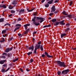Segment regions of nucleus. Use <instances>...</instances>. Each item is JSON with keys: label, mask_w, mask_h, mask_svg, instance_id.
Segmentation results:
<instances>
[{"label": "nucleus", "mask_w": 76, "mask_h": 76, "mask_svg": "<svg viewBox=\"0 0 76 76\" xmlns=\"http://www.w3.org/2000/svg\"><path fill=\"white\" fill-rule=\"evenodd\" d=\"M56 63L58 64V66H60V67H66V64L63 62H61L60 61H56Z\"/></svg>", "instance_id": "obj_1"}, {"label": "nucleus", "mask_w": 76, "mask_h": 76, "mask_svg": "<svg viewBox=\"0 0 76 76\" xmlns=\"http://www.w3.org/2000/svg\"><path fill=\"white\" fill-rule=\"evenodd\" d=\"M41 46V45H36L35 46V49L34 50V54H37V50L38 49H39V48H40V46Z\"/></svg>", "instance_id": "obj_2"}, {"label": "nucleus", "mask_w": 76, "mask_h": 76, "mask_svg": "<svg viewBox=\"0 0 76 76\" xmlns=\"http://www.w3.org/2000/svg\"><path fill=\"white\" fill-rule=\"evenodd\" d=\"M36 17L34 16V18L32 19V21H33V23L36 26H38L39 25L40 23H37L36 22H35V18H36Z\"/></svg>", "instance_id": "obj_3"}, {"label": "nucleus", "mask_w": 76, "mask_h": 76, "mask_svg": "<svg viewBox=\"0 0 76 76\" xmlns=\"http://www.w3.org/2000/svg\"><path fill=\"white\" fill-rule=\"evenodd\" d=\"M69 72V69H67L63 70L62 72V74H63L64 75H66V74H67V73Z\"/></svg>", "instance_id": "obj_4"}, {"label": "nucleus", "mask_w": 76, "mask_h": 76, "mask_svg": "<svg viewBox=\"0 0 76 76\" xmlns=\"http://www.w3.org/2000/svg\"><path fill=\"white\" fill-rule=\"evenodd\" d=\"M37 19H38V20H40V22L41 23H42V22L44 21V18H42L41 17H37Z\"/></svg>", "instance_id": "obj_5"}, {"label": "nucleus", "mask_w": 76, "mask_h": 76, "mask_svg": "<svg viewBox=\"0 0 76 76\" xmlns=\"http://www.w3.org/2000/svg\"><path fill=\"white\" fill-rule=\"evenodd\" d=\"M51 12H54L56 11V8H55V6H53L51 8Z\"/></svg>", "instance_id": "obj_6"}, {"label": "nucleus", "mask_w": 76, "mask_h": 76, "mask_svg": "<svg viewBox=\"0 0 76 76\" xmlns=\"http://www.w3.org/2000/svg\"><path fill=\"white\" fill-rule=\"evenodd\" d=\"M10 69V68H8L7 70H5L4 69H1V72H4L5 73V72H7Z\"/></svg>", "instance_id": "obj_7"}, {"label": "nucleus", "mask_w": 76, "mask_h": 76, "mask_svg": "<svg viewBox=\"0 0 76 76\" xmlns=\"http://www.w3.org/2000/svg\"><path fill=\"white\" fill-rule=\"evenodd\" d=\"M34 47L33 45H32L30 47H29L28 48V50H31V51H32L33 50H34Z\"/></svg>", "instance_id": "obj_8"}, {"label": "nucleus", "mask_w": 76, "mask_h": 76, "mask_svg": "<svg viewBox=\"0 0 76 76\" xmlns=\"http://www.w3.org/2000/svg\"><path fill=\"white\" fill-rule=\"evenodd\" d=\"M28 26H30V24H26L24 25V26H23L25 27L26 30H27V27Z\"/></svg>", "instance_id": "obj_9"}, {"label": "nucleus", "mask_w": 76, "mask_h": 76, "mask_svg": "<svg viewBox=\"0 0 76 76\" xmlns=\"http://www.w3.org/2000/svg\"><path fill=\"white\" fill-rule=\"evenodd\" d=\"M6 61L5 60H1L0 61V64H3L4 63V62Z\"/></svg>", "instance_id": "obj_10"}, {"label": "nucleus", "mask_w": 76, "mask_h": 76, "mask_svg": "<svg viewBox=\"0 0 76 76\" xmlns=\"http://www.w3.org/2000/svg\"><path fill=\"white\" fill-rule=\"evenodd\" d=\"M17 4V0H15V1H13L12 2V4H14V5H16L15 4Z\"/></svg>", "instance_id": "obj_11"}, {"label": "nucleus", "mask_w": 76, "mask_h": 76, "mask_svg": "<svg viewBox=\"0 0 76 76\" xmlns=\"http://www.w3.org/2000/svg\"><path fill=\"white\" fill-rule=\"evenodd\" d=\"M64 20H62L60 22V24H61L62 25H65V23H64Z\"/></svg>", "instance_id": "obj_12"}, {"label": "nucleus", "mask_w": 76, "mask_h": 76, "mask_svg": "<svg viewBox=\"0 0 76 76\" xmlns=\"http://www.w3.org/2000/svg\"><path fill=\"white\" fill-rule=\"evenodd\" d=\"M53 0H51L48 2V4H52L53 3Z\"/></svg>", "instance_id": "obj_13"}, {"label": "nucleus", "mask_w": 76, "mask_h": 76, "mask_svg": "<svg viewBox=\"0 0 76 76\" xmlns=\"http://www.w3.org/2000/svg\"><path fill=\"white\" fill-rule=\"evenodd\" d=\"M15 6H16V5H15L13 7V6H11V5H9V8L10 9H13V7H15Z\"/></svg>", "instance_id": "obj_14"}, {"label": "nucleus", "mask_w": 76, "mask_h": 76, "mask_svg": "<svg viewBox=\"0 0 76 76\" xmlns=\"http://www.w3.org/2000/svg\"><path fill=\"white\" fill-rule=\"evenodd\" d=\"M65 35H66V34L65 33L61 34V37L62 38L64 36H65Z\"/></svg>", "instance_id": "obj_15"}, {"label": "nucleus", "mask_w": 76, "mask_h": 76, "mask_svg": "<svg viewBox=\"0 0 76 76\" xmlns=\"http://www.w3.org/2000/svg\"><path fill=\"white\" fill-rule=\"evenodd\" d=\"M9 51H10L9 48H7L5 51V52L6 53H8V52H9Z\"/></svg>", "instance_id": "obj_16"}, {"label": "nucleus", "mask_w": 76, "mask_h": 76, "mask_svg": "<svg viewBox=\"0 0 76 76\" xmlns=\"http://www.w3.org/2000/svg\"><path fill=\"white\" fill-rule=\"evenodd\" d=\"M25 11V10H21L20 11V13H23V12Z\"/></svg>", "instance_id": "obj_17"}, {"label": "nucleus", "mask_w": 76, "mask_h": 76, "mask_svg": "<svg viewBox=\"0 0 76 76\" xmlns=\"http://www.w3.org/2000/svg\"><path fill=\"white\" fill-rule=\"evenodd\" d=\"M34 9H35L33 8L31 10H29V9H27V11H28V12H32V11H33V10H34Z\"/></svg>", "instance_id": "obj_18"}, {"label": "nucleus", "mask_w": 76, "mask_h": 76, "mask_svg": "<svg viewBox=\"0 0 76 76\" xmlns=\"http://www.w3.org/2000/svg\"><path fill=\"white\" fill-rule=\"evenodd\" d=\"M12 56V55L11 53L8 54V57H11Z\"/></svg>", "instance_id": "obj_19"}, {"label": "nucleus", "mask_w": 76, "mask_h": 76, "mask_svg": "<svg viewBox=\"0 0 76 76\" xmlns=\"http://www.w3.org/2000/svg\"><path fill=\"white\" fill-rule=\"evenodd\" d=\"M62 13L63 14V15H67V14L66 13V12H65V11H63L62 12Z\"/></svg>", "instance_id": "obj_20"}, {"label": "nucleus", "mask_w": 76, "mask_h": 76, "mask_svg": "<svg viewBox=\"0 0 76 76\" xmlns=\"http://www.w3.org/2000/svg\"><path fill=\"white\" fill-rule=\"evenodd\" d=\"M60 23L58 22H56L55 23H54V25L55 26H57V25Z\"/></svg>", "instance_id": "obj_21"}, {"label": "nucleus", "mask_w": 76, "mask_h": 76, "mask_svg": "<svg viewBox=\"0 0 76 76\" xmlns=\"http://www.w3.org/2000/svg\"><path fill=\"white\" fill-rule=\"evenodd\" d=\"M4 21V18H1L0 19V22H2Z\"/></svg>", "instance_id": "obj_22"}, {"label": "nucleus", "mask_w": 76, "mask_h": 76, "mask_svg": "<svg viewBox=\"0 0 76 76\" xmlns=\"http://www.w3.org/2000/svg\"><path fill=\"white\" fill-rule=\"evenodd\" d=\"M49 4H47L45 5V6L46 7H49Z\"/></svg>", "instance_id": "obj_23"}, {"label": "nucleus", "mask_w": 76, "mask_h": 76, "mask_svg": "<svg viewBox=\"0 0 76 76\" xmlns=\"http://www.w3.org/2000/svg\"><path fill=\"white\" fill-rule=\"evenodd\" d=\"M2 7L3 8H4V9H6V8L7 7H6V5H2Z\"/></svg>", "instance_id": "obj_24"}, {"label": "nucleus", "mask_w": 76, "mask_h": 76, "mask_svg": "<svg viewBox=\"0 0 76 76\" xmlns=\"http://www.w3.org/2000/svg\"><path fill=\"white\" fill-rule=\"evenodd\" d=\"M32 52H29L28 53H27V55H28V56H29L30 54H32Z\"/></svg>", "instance_id": "obj_25"}, {"label": "nucleus", "mask_w": 76, "mask_h": 76, "mask_svg": "<svg viewBox=\"0 0 76 76\" xmlns=\"http://www.w3.org/2000/svg\"><path fill=\"white\" fill-rule=\"evenodd\" d=\"M40 49L41 51H42L43 50V47L42 46V45H41L40 47Z\"/></svg>", "instance_id": "obj_26"}, {"label": "nucleus", "mask_w": 76, "mask_h": 76, "mask_svg": "<svg viewBox=\"0 0 76 76\" xmlns=\"http://www.w3.org/2000/svg\"><path fill=\"white\" fill-rule=\"evenodd\" d=\"M72 15H69L67 16V17L69 18H72Z\"/></svg>", "instance_id": "obj_27"}, {"label": "nucleus", "mask_w": 76, "mask_h": 76, "mask_svg": "<svg viewBox=\"0 0 76 76\" xmlns=\"http://www.w3.org/2000/svg\"><path fill=\"white\" fill-rule=\"evenodd\" d=\"M19 27H17L14 30V32H15L16 31V30H18V29H19Z\"/></svg>", "instance_id": "obj_28"}, {"label": "nucleus", "mask_w": 76, "mask_h": 76, "mask_svg": "<svg viewBox=\"0 0 76 76\" xmlns=\"http://www.w3.org/2000/svg\"><path fill=\"white\" fill-rule=\"evenodd\" d=\"M47 57H49V58H51V57H53V56L49 55H48Z\"/></svg>", "instance_id": "obj_29"}, {"label": "nucleus", "mask_w": 76, "mask_h": 76, "mask_svg": "<svg viewBox=\"0 0 76 76\" xmlns=\"http://www.w3.org/2000/svg\"><path fill=\"white\" fill-rule=\"evenodd\" d=\"M56 19H53L52 20V22H56Z\"/></svg>", "instance_id": "obj_30"}, {"label": "nucleus", "mask_w": 76, "mask_h": 76, "mask_svg": "<svg viewBox=\"0 0 76 76\" xmlns=\"http://www.w3.org/2000/svg\"><path fill=\"white\" fill-rule=\"evenodd\" d=\"M6 32V30H4L2 31V34H4V33H5V32Z\"/></svg>", "instance_id": "obj_31"}, {"label": "nucleus", "mask_w": 76, "mask_h": 76, "mask_svg": "<svg viewBox=\"0 0 76 76\" xmlns=\"http://www.w3.org/2000/svg\"><path fill=\"white\" fill-rule=\"evenodd\" d=\"M10 12L11 13H15V11L12 10Z\"/></svg>", "instance_id": "obj_32"}, {"label": "nucleus", "mask_w": 76, "mask_h": 76, "mask_svg": "<svg viewBox=\"0 0 76 76\" xmlns=\"http://www.w3.org/2000/svg\"><path fill=\"white\" fill-rule=\"evenodd\" d=\"M27 33H28V31L26 30V31L24 32V33H23V34L24 35H25V34H27Z\"/></svg>", "instance_id": "obj_33"}, {"label": "nucleus", "mask_w": 76, "mask_h": 76, "mask_svg": "<svg viewBox=\"0 0 76 76\" xmlns=\"http://www.w3.org/2000/svg\"><path fill=\"white\" fill-rule=\"evenodd\" d=\"M57 74H58V75H60V74H61V72L58 71L57 72Z\"/></svg>", "instance_id": "obj_34"}, {"label": "nucleus", "mask_w": 76, "mask_h": 76, "mask_svg": "<svg viewBox=\"0 0 76 76\" xmlns=\"http://www.w3.org/2000/svg\"><path fill=\"white\" fill-rule=\"evenodd\" d=\"M18 60V58L16 59H15L13 60V62H15V61H17Z\"/></svg>", "instance_id": "obj_35"}, {"label": "nucleus", "mask_w": 76, "mask_h": 76, "mask_svg": "<svg viewBox=\"0 0 76 76\" xmlns=\"http://www.w3.org/2000/svg\"><path fill=\"white\" fill-rule=\"evenodd\" d=\"M72 4H73V2L72 1H70V2L69 6H71Z\"/></svg>", "instance_id": "obj_36"}, {"label": "nucleus", "mask_w": 76, "mask_h": 76, "mask_svg": "<svg viewBox=\"0 0 76 76\" xmlns=\"http://www.w3.org/2000/svg\"><path fill=\"white\" fill-rule=\"evenodd\" d=\"M13 39V37H11L10 38V41H12V39Z\"/></svg>", "instance_id": "obj_37"}, {"label": "nucleus", "mask_w": 76, "mask_h": 76, "mask_svg": "<svg viewBox=\"0 0 76 76\" xmlns=\"http://www.w3.org/2000/svg\"><path fill=\"white\" fill-rule=\"evenodd\" d=\"M21 26V25L19 24H17L16 25V26Z\"/></svg>", "instance_id": "obj_38"}, {"label": "nucleus", "mask_w": 76, "mask_h": 76, "mask_svg": "<svg viewBox=\"0 0 76 76\" xmlns=\"http://www.w3.org/2000/svg\"><path fill=\"white\" fill-rule=\"evenodd\" d=\"M13 50V47H11L10 48H9L10 51H12Z\"/></svg>", "instance_id": "obj_39"}, {"label": "nucleus", "mask_w": 76, "mask_h": 76, "mask_svg": "<svg viewBox=\"0 0 76 76\" xmlns=\"http://www.w3.org/2000/svg\"><path fill=\"white\" fill-rule=\"evenodd\" d=\"M26 70L27 71V72H29L30 71V69L28 68H26Z\"/></svg>", "instance_id": "obj_40"}, {"label": "nucleus", "mask_w": 76, "mask_h": 76, "mask_svg": "<svg viewBox=\"0 0 76 76\" xmlns=\"http://www.w3.org/2000/svg\"><path fill=\"white\" fill-rule=\"evenodd\" d=\"M30 62L31 63H32V62L34 61V60H33V59L32 58H31L30 59Z\"/></svg>", "instance_id": "obj_41"}, {"label": "nucleus", "mask_w": 76, "mask_h": 76, "mask_svg": "<svg viewBox=\"0 0 76 76\" xmlns=\"http://www.w3.org/2000/svg\"><path fill=\"white\" fill-rule=\"evenodd\" d=\"M2 41L3 42H4L5 41V40H4V38H2V39H1Z\"/></svg>", "instance_id": "obj_42"}, {"label": "nucleus", "mask_w": 76, "mask_h": 76, "mask_svg": "<svg viewBox=\"0 0 76 76\" xmlns=\"http://www.w3.org/2000/svg\"><path fill=\"white\" fill-rule=\"evenodd\" d=\"M69 25H70L69 23H68L66 24V26H67L68 27H69Z\"/></svg>", "instance_id": "obj_43"}, {"label": "nucleus", "mask_w": 76, "mask_h": 76, "mask_svg": "<svg viewBox=\"0 0 76 76\" xmlns=\"http://www.w3.org/2000/svg\"><path fill=\"white\" fill-rule=\"evenodd\" d=\"M45 55H46L47 56L48 55V53H47V52H45Z\"/></svg>", "instance_id": "obj_44"}, {"label": "nucleus", "mask_w": 76, "mask_h": 76, "mask_svg": "<svg viewBox=\"0 0 76 76\" xmlns=\"http://www.w3.org/2000/svg\"><path fill=\"white\" fill-rule=\"evenodd\" d=\"M70 29V28H68L67 29H66L65 31L66 32V31H69Z\"/></svg>", "instance_id": "obj_45"}, {"label": "nucleus", "mask_w": 76, "mask_h": 76, "mask_svg": "<svg viewBox=\"0 0 76 76\" xmlns=\"http://www.w3.org/2000/svg\"><path fill=\"white\" fill-rule=\"evenodd\" d=\"M37 14V12H35V13L33 14L34 16H36Z\"/></svg>", "instance_id": "obj_46"}, {"label": "nucleus", "mask_w": 76, "mask_h": 76, "mask_svg": "<svg viewBox=\"0 0 76 76\" xmlns=\"http://www.w3.org/2000/svg\"><path fill=\"white\" fill-rule=\"evenodd\" d=\"M3 55H5L6 56H7V53H3Z\"/></svg>", "instance_id": "obj_47"}, {"label": "nucleus", "mask_w": 76, "mask_h": 76, "mask_svg": "<svg viewBox=\"0 0 76 76\" xmlns=\"http://www.w3.org/2000/svg\"><path fill=\"white\" fill-rule=\"evenodd\" d=\"M1 57H2V58H6V57H5V56H4V55L2 56Z\"/></svg>", "instance_id": "obj_48"}, {"label": "nucleus", "mask_w": 76, "mask_h": 76, "mask_svg": "<svg viewBox=\"0 0 76 76\" xmlns=\"http://www.w3.org/2000/svg\"><path fill=\"white\" fill-rule=\"evenodd\" d=\"M45 1V0H42L41 1V2L42 3H43L44 1Z\"/></svg>", "instance_id": "obj_49"}, {"label": "nucleus", "mask_w": 76, "mask_h": 76, "mask_svg": "<svg viewBox=\"0 0 76 76\" xmlns=\"http://www.w3.org/2000/svg\"><path fill=\"white\" fill-rule=\"evenodd\" d=\"M58 0H56V1H55L54 3H57V2H58Z\"/></svg>", "instance_id": "obj_50"}, {"label": "nucleus", "mask_w": 76, "mask_h": 76, "mask_svg": "<svg viewBox=\"0 0 76 76\" xmlns=\"http://www.w3.org/2000/svg\"><path fill=\"white\" fill-rule=\"evenodd\" d=\"M57 12H58V10H57L55 12H54V13L55 14H56V13H57Z\"/></svg>", "instance_id": "obj_51"}, {"label": "nucleus", "mask_w": 76, "mask_h": 76, "mask_svg": "<svg viewBox=\"0 0 76 76\" xmlns=\"http://www.w3.org/2000/svg\"><path fill=\"white\" fill-rule=\"evenodd\" d=\"M42 57L43 58H44V57H45V55L42 54Z\"/></svg>", "instance_id": "obj_52"}, {"label": "nucleus", "mask_w": 76, "mask_h": 76, "mask_svg": "<svg viewBox=\"0 0 76 76\" xmlns=\"http://www.w3.org/2000/svg\"><path fill=\"white\" fill-rule=\"evenodd\" d=\"M20 69L22 72H23V70H22V69L20 68Z\"/></svg>", "instance_id": "obj_53"}, {"label": "nucleus", "mask_w": 76, "mask_h": 76, "mask_svg": "<svg viewBox=\"0 0 76 76\" xmlns=\"http://www.w3.org/2000/svg\"><path fill=\"white\" fill-rule=\"evenodd\" d=\"M18 35L19 37H20V36L21 35V34H20V33L18 34Z\"/></svg>", "instance_id": "obj_54"}, {"label": "nucleus", "mask_w": 76, "mask_h": 76, "mask_svg": "<svg viewBox=\"0 0 76 76\" xmlns=\"http://www.w3.org/2000/svg\"><path fill=\"white\" fill-rule=\"evenodd\" d=\"M21 20V19L20 18H18V21H20Z\"/></svg>", "instance_id": "obj_55"}, {"label": "nucleus", "mask_w": 76, "mask_h": 76, "mask_svg": "<svg viewBox=\"0 0 76 76\" xmlns=\"http://www.w3.org/2000/svg\"><path fill=\"white\" fill-rule=\"evenodd\" d=\"M53 13H50L49 14L50 16H51V15H53Z\"/></svg>", "instance_id": "obj_56"}, {"label": "nucleus", "mask_w": 76, "mask_h": 76, "mask_svg": "<svg viewBox=\"0 0 76 76\" xmlns=\"http://www.w3.org/2000/svg\"><path fill=\"white\" fill-rule=\"evenodd\" d=\"M6 66V64H4L3 65V67H5Z\"/></svg>", "instance_id": "obj_57"}, {"label": "nucleus", "mask_w": 76, "mask_h": 76, "mask_svg": "<svg viewBox=\"0 0 76 76\" xmlns=\"http://www.w3.org/2000/svg\"><path fill=\"white\" fill-rule=\"evenodd\" d=\"M7 25H8V26H10V24H9V23H7Z\"/></svg>", "instance_id": "obj_58"}, {"label": "nucleus", "mask_w": 76, "mask_h": 76, "mask_svg": "<svg viewBox=\"0 0 76 76\" xmlns=\"http://www.w3.org/2000/svg\"><path fill=\"white\" fill-rule=\"evenodd\" d=\"M47 27V25L45 26H44L43 28H46Z\"/></svg>", "instance_id": "obj_59"}, {"label": "nucleus", "mask_w": 76, "mask_h": 76, "mask_svg": "<svg viewBox=\"0 0 76 76\" xmlns=\"http://www.w3.org/2000/svg\"><path fill=\"white\" fill-rule=\"evenodd\" d=\"M41 42H39L38 43V44H41Z\"/></svg>", "instance_id": "obj_60"}, {"label": "nucleus", "mask_w": 76, "mask_h": 76, "mask_svg": "<svg viewBox=\"0 0 76 76\" xmlns=\"http://www.w3.org/2000/svg\"><path fill=\"white\" fill-rule=\"evenodd\" d=\"M50 26H51V25H47V27H50Z\"/></svg>", "instance_id": "obj_61"}, {"label": "nucleus", "mask_w": 76, "mask_h": 76, "mask_svg": "<svg viewBox=\"0 0 76 76\" xmlns=\"http://www.w3.org/2000/svg\"><path fill=\"white\" fill-rule=\"evenodd\" d=\"M0 42H1V43H2V42H3L2 40H0Z\"/></svg>", "instance_id": "obj_62"}, {"label": "nucleus", "mask_w": 76, "mask_h": 76, "mask_svg": "<svg viewBox=\"0 0 76 76\" xmlns=\"http://www.w3.org/2000/svg\"><path fill=\"white\" fill-rule=\"evenodd\" d=\"M3 6V5H0V7H2V6Z\"/></svg>", "instance_id": "obj_63"}, {"label": "nucleus", "mask_w": 76, "mask_h": 76, "mask_svg": "<svg viewBox=\"0 0 76 76\" xmlns=\"http://www.w3.org/2000/svg\"><path fill=\"white\" fill-rule=\"evenodd\" d=\"M73 50H75V51H76V48H74Z\"/></svg>", "instance_id": "obj_64"}]
</instances>
